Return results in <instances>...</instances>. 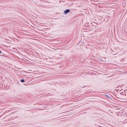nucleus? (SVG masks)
I'll use <instances>...</instances> for the list:
<instances>
[{
	"mask_svg": "<svg viewBox=\"0 0 127 127\" xmlns=\"http://www.w3.org/2000/svg\"><path fill=\"white\" fill-rule=\"evenodd\" d=\"M18 52H20L18 50L17 48H16V61H19L18 60V59H19V57L17 56V55L18 56V55H19V53Z\"/></svg>",
	"mask_w": 127,
	"mask_h": 127,
	"instance_id": "obj_1",
	"label": "nucleus"
},
{
	"mask_svg": "<svg viewBox=\"0 0 127 127\" xmlns=\"http://www.w3.org/2000/svg\"><path fill=\"white\" fill-rule=\"evenodd\" d=\"M70 11V10L69 9H66L64 11V14L65 15H66Z\"/></svg>",
	"mask_w": 127,
	"mask_h": 127,
	"instance_id": "obj_2",
	"label": "nucleus"
},
{
	"mask_svg": "<svg viewBox=\"0 0 127 127\" xmlns=\"http://www.w3.org/2000/svg\"><path fill=\"white\" fill-rule=\"evenodd\" d=\"M21 71L19 70V69L17 68L16 69V72L18 74H19L20 73H21Z\"/></svg>",
	"mask_w": 127,
	"mask_h": 127,
	"instance_id": "obj_3",
	"label": "nucleus"
},
{
	"mask_svg": "<svg viewBox=\"0 0 127 127\" xmlns=\"http://www.w3.org/2000/svg\"><path fill=\"white\" fill-rule=\"evenodd\" d=\"M16 75L18 76V78L19 79H21L20 78H22V76L21 75H19V74H17L16 73Z\"/></svg>",
	"mask_w": 127,
	"mask_h": 127,
	"instance_id": "obj_4",
	"label": "nucleus"
},
{
	"mask_svg": "<svg viewBox=\"0 0 127 127\" xmlns=\"http://www.w3.org/2000/svg\"><path fill=\"white\" fill-rule=\"evenodd\" d=\"M20 81L21 82H24L25 81V80L23 79H20Z\"/></svg>",
	"mask_w": 127,
	"mask_h": 127,
	"instance_id": "obj_5",
	"label": "nucleus"
},
{
	"mask_svg": "<svg viewBox=\"0 0 127 127\" xmlns=\"http://www.w3.org/2000/svg\"><path fill=\"white\" fill-rule=\"evenodd\" d=\"M18 96H17V97H16V101L17 100H19V98H18Z\"/></svg>",
	"mask_w": 127,
	"mask_h": 127,
	"instance_id": "obj_6",
	"label": "nucleus"
},
{
	"mask_svg": "<svg viewBox=\"0 0 127 127\" xmlns=\"http://www.w3.org/2000/svg\"><path fill=\"white\" fill-rule=\"evenodd\" d=\"M120 94L121 95H123L124 93H123V92H121L120 93Z\"/></svg>",
	"mask_w": 127,
	"mask_h": 127,
	"instance_id": "obj_7",
	"label": "nucleus"
},
{
	"mask_svg": "<svg viewBox=\"0 0 127 127\" xmlns=\"http://www.w3.org/2000/svg\"><path fill=\"white\" fill-rule=\"evenodd\" d=\"M105 96H106L107 98H110V96H108L107 95H105Z\"/></svg>",
	"mask_w": 127,
	"mask_h": 127,
	"instance_id": "obj_8",
	"label": "nucleus"
},
{
	"mask_svg": "<svg viewBox=\"0 0 127 127\" xmlns=\"http://www.w3.org/2000/svg\"><path fill=\"white\" fill-rule=\"evenodd\" d=\"M127 91V90H125L124 91V92L125 93H126V92H125V91Z\"/></svg>",
	"mask_w": 127,
	"mask_h": 127,
	"instance_id": "obj_9",
	"label": "nucleus"
},
{
	"mask_svg": "<svg viewBox=\"0 0 127 127\" xmlns=\"http://www.w3.org/2000/svg\"><path fill=\"white\" fill-rule=\"evenodd\" d=\"M124 95H126V94H125Z\"/></svg>",
	"mask_w": 127,
	"mask_h": 127,
	"instance_id": "obj_10",
	"label": "nucleus"
},
{
	"mask_svg": "<svg viewBox=\"0 0 127 127\" xmlns=\"http://www.w3.org/2000/svg\"><path fill=\"white\" fill-rule=\"evenodd\" d=\"M0 53H1V51H0Z\"/></svg>",
	"mask_w": 127,
	"mask_h": 127,
	"instance_id": "obj_11",
	"label": "nucleus"
},
{
	"mask_svg": "<svg viewBox=\"0 0 127 127\" xmlns=\"http://www.w3.org/2000/svg\"><path fill=\"white\" fill-rule=\"evenodd\" d=\"M16 40H18L17 38H16Z\"/></svg>",
	"mask_w": 127,
	"mask_h": 127,
	"instance_id": "obj_12",
	"label": "nucleus"
},
{
	"mask_svg": "<svg viewBox=\"0 0 127 127\" xmlns=\"http://www.w3.org/2000/svg\"><path fill=\"white\" fill-rule=\"evenodd\" d=\"M19 62H16V63H19Z\"/></svg>",
	"mask_w": 127,
	"mask_h": 127,
	"instance_id": "obj_13",
	"label": "nucleus"
},
{
	"mask_svg": "<svg viewBox=\"0 0 127 127\" xmlns=\"http://www.w3.org/2000/svg\"><path fill=\"white\" fill-rule=\"evenodd\" d=\"M17 48L18 49H19V48H18V47H17Z\"/></svg>",
	"mask_w": 127,
	"mask_h": 127,
	"instance_id": "obj_14",
	"label": "nucleus"
},
{
	"mask_svg": "<svg viewBox=\"0 0 127 127\" xmlns=\"http://www.w3.org/2000/svg\"><path fill=\"white\" fill-rule=\"evenodd\" d=\"M121 91H119V92H121Z\"/></svg>",
	"mask_w": 127,
	"mask_h": 127,
	"instance_id": "obj_15",
	"label": "nucleus"
}]
</instances>
